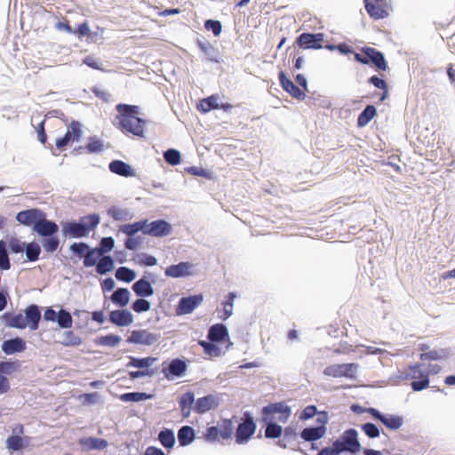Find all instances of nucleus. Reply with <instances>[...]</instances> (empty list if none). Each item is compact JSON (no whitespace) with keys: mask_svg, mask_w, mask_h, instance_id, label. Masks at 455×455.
Here are the masks:
<instances>
[{"mask_svg":"<svg viewBox=\"0 0 455 455\" xmlns=\"http://www.w3.org/2000/svg\"><path fill=\"white\" fill-rule=\"evenodd\" d=\"M61 344L65 347H77L82 344V339L72 331L64 332V339Z\"/></svg>","mask_w":455,"mask_h":455,"instance_id":"3c124183","label":"nucleus"},{"mask_svg":"<svg viewBox=\"0 0 455 455\" xmlns=\"http://www.w3.org/2000/svg\"><path fill=\"white\" fill-rule=\"evenodd\" d=\"M299 438L304 442H317L326 434L323 432V429L318 428L316 426L310 425L299 431Z\"/></svg>","mask_w":455,"mask_h":455,"instance_id":"b1692460","label":"nucleus"},{"mask_svg":"<svg viewBox=\"0 0 455 455\" xmlns=\"http://www.w3.org/2000/svg\"><path fill=\"white\" fill-rule=\"evenodd\" d=\"M204 300L202 294L183 297L180 299L176 307L178 315H188L192 313Z\"/></svg>","mask_w":455,"mask_h":455,"instance_id":"ddd939ff","label":"nucleus"},{"mask_svg":"<svg viewBox=\"0 0 455 455\" xmlns=\"http://www.w3.org/2000/svg\"><path fill=\"white\" fill-rule=\"evenodd\" d=\"M195 439V431L189 426H183L178 431V441L180 446L190 444Z\"/></svg>","mask_w":455,"mask_h":455,"instance_id":"f704fd0d","label":"nucleus"},{"mask_svg":"<svg viewBox=\"0 0 455 455\" xmlns=\"http://www.w3.org/2000/svg\"><path fill=\"white\" fill-rule=\"evenodd\" d=\"M222 440L230 438L234 434L235 426L232 419H223L218 427Z\"/></svg>","mask_w":455,"mask_h":455,"instance_id":"a19ab883","label":"nucleus"},{"mask_svg":"<svg viewBox=\"0 0 455 455\" xmlns=\"http://www.w3.org/2000/svg\"><path fill=\"white\" fill-rule=\"evenodd\" d=\"M220 403V396L218 395L210 394L196 400L194 411L197 414H204L210 411L217 409Z\"/></svg>","mask_w":455,"mask_h":455,"instance_id":"9b49d317","label":"nucleus"},{"mask_svg":"<svg viewBox=\"0 0 455 455\" xmlns=\"http://www.w3.org/2000/svg\"><path fill=\"white\" fill-rule=\"evenodd\" d=\"M132 309L137 313L147 312L150 309V303L144 299H138L133 302Z\"/></svg>","mask_w":455,"mask_h":455,"instance_id":"774afa93","label":"nucleus"},{"mask_svg":"<svg viewBox=\"0 0 455 455\" xmlns=\"http://www.w3.org/2000/svg\"><path fill=\"white\" fill-rule=\"evenodd\" d=\"M317 418L315 420V425L318 428L323 429V432L326 434L327 432V424L329 421V414L326 411H318L316 414Z\"/></svg>","mask_w":455,"mask_h":455,"instance_id":"69168bd1","label":"nucleus"},{"mask_svg":"<svg viewBox=\"0 0 455 455\" xmlns=\"http://www.w3.org/2000/svg\"><path fill=\"white\" fill-rule=\"evenodd\" d=\"M333 443L341 454H358L364 449L359 441L358 431L353 427L346 429Z\"/></svg>","mask_w":455,"mask_h":455,"instance_id":"7ed1b4c3","label":"nucleus"},{"mask_svg":"<svg viewBox=\"0 0 455 455\" xmlns=\"http://www.w3.org/2000/svg\"><path fill=\"white\" fill-rule=\"evenodd\" d=\"M144 228H145V221L140 220L137 222H134L132 224H124L122 225L119 228V232H122L128 236L132 237L135 234H137L139 231H142L144 233Z\"/></svg>","mask_w":455,"mask_h":455,"instance_id":"ea45409f","label":"nucleus"},{"mask_svg":"<svg viewBox=\"0 0 455 455\" xmlns=\"http://www.w3.org/2000/svg\"><path fill=\"white\" fill-rule=\"evenodd\" d=\"M359 368L356 363H344L331 364L324 368L323 374L333 378H347L349 379H356V372Z\"/></svg>","mask_w":455,"mask_h":455,"instance_id":"0eeeda50","label":"nucleus"},{"mask_svg":"<svg viewBox=\"0 0 455 455\" xmlns=\"http://www.w3.org/2000/svg\"><path fill=\"white\" fill-rule=\"evenodd\" d=\"M132 290L140 297H149L154 293L151 283L145 278H140L135 282L132 285Z\"/></svg>","mask_w":455,"mask_h":455,"instance_id":"473e14b6","label":"nucleus"},{"mask_svg":"<svg viewBox=\"0 0 455 455\" xmlns=\"http://www.w3.org/2000/svg\"><path fill=\"white\" fill-rule=\"evenodd\" d=\"M219 96L212 95L200 100L197 108L202 113H207L212 109L219 108Z\"/></svg>","mask_w":455,"mask_h":455,"instance_id":"e433bc0d","label":"nucleus"},{"mask_svg":"<svg viewBox=\"0 0 455 455\" xmlns=\"http://www.w3.org/2000/svg\"><path fill=\"white\" fill-rule=\"evenodd\" d=\"M318 413V409L315 404L306 406L300 412L299 420L306 421L314 418Z\"/></svg>","mask_w":455,"mask_h":455,"instance_id":"0e129e2a","label":"nucleus"},{"mask_svg":"<svg viewBox=\"0 0 455 455\" xmlns=\"http://www.w3.org/2000/svg\"><path fill=\"white\" fill-rule=\"evenodd\" d=\"M377 116V108L374 105H367L358 115L356 125L359 128L366 126Z\"/></svg>","mask_w":455,"mask_h":455,"instance_id":"cd10ccee","label":"nucleus"},{"mask_svg":"<svg viewBox=\"0 0 455 455\" xmlns=\"http://www.w3.org/2000/svg\"><path fill=\"white\" fill-rule=\"evenodd\" d=\"M114 268V260L110 256H103L96 265V271L100 275L110 272Z\"/></svg>","mask_w":455,"mask_h":455,"instance_id":"37998d69","label":"nucleus"},{"mask_svg":"<svg viewBox=\"0 0 455 455\" xmlns=\"http://www.w3.org/2000/svg\"><path fill=\"white\" fill-rule=\"evenodd\" d=\"M450 352L446 348H441L438 350H429L427 352L421 353L419 359L421 361H438L446 358Z\"/></svg>","mask_w":455,"mask_h":455,"instance_id":"c9c22d12","label":"nucleus"},{"mask_svg":"<svg viewBox=\"0 0 455 455\" xmlns=\"http://www.w3.org/2000/svg\"><path fill=\"white\" fill-rule=\"evenodd\" d=\"M122 339L115 334H108L106 336H100L97 339L96 343L98 345L106 347H116L121 342Z\"/></svg>","mask_w":455,"mask_h":455,"instance_id":"09e8293b","label":"nucleus"},{"mask_svg":"<svg viewBox=\"0 0 455 455\" xmlns=\"http://www.w3.org/2000/svg\"><path fill=\"white\" fill-rule=\"evenodd\" d=\"M149 397L146 393L141 392H131L124 393L120 395V400L123 402H140L146 400Z\"/></svg>","mask_w":455,"mask_h":455,"instance_id":"13d9d810","label":"nucleus"},{"mask_svg":"<svg viewBox=\"0 0 455 455\" xmlns=\"http://www.w3.org/2000/svg\"><path fill=\"white\" fill-rule=\"evenodd\" d=\"M3 317L5 321L6 325L9 327L25 329L28 326L26 317L21 313H4Z\"/></svg>","mask_w":455,"mask_h":455,"instance_id":"c756f323","label":"nucleus"},{"mask_svg":"<svg viewBox=\"0 0 455 455\" xmlns=\"http://www.w3.org/2000/svg\"><path fill=\"white\" fill-rule=\"evenodd\" d=\"M192 265L189 262H180L165 268L164 275L169 277L179 278L191 275Z\"/></svg>","mask_w":455,"mask_h":455,"instance_id":"4be33fe9","label":"nucleus"},{"mask_svg":"<svg viewBox=\"0 0 455 455\" xmlns=\"http://www.w3.org/2000/svg\"><path fill=\"white\" fill-rule=\"evenodd\" d=\"M255 430V424L252 418L246 419L237 426L235 431V441L237 443H243L249 440Z\"/></svg>","mask_w":455,"mask_h":455,"instance_id":"a211bd4d","label":"nucleus"},{"mask_svg":"<svg viewBox=\"0 0 455 455\" xmlns=\"http://www.w3.org/2000/svg\"><path fill=\"white\" fill-rule=\"evenodd\" d=\"M43 247L44 251L47 252H53L55 251L59 245H60V240L57 236L52 235L45 237L42 242Z\"/></svg>","mask_w":455,"mask_h":455,"instance_id":"bf43d9fd","label":"nucleus"},{"mask_svg":"<svg viewBox=\"0 0 455 455\" xmlns=\"http://www.w3.org/2000/svg\"><path fill=\"white\" fill-rule=\"evenodd\" d=\"M145 221L144 234L156 237H163L168 235L172 231V226L164 220H157L150 223L147 220Z\"/></svg>","mask_w":455,"mask_h":455,"instance_id":"f8f14e48","label":"nucleus"},{"mask_svg":"<svg viewBox=\"0 0 455 455\" xmlns=\"http://www.w3.org/2000/svg\"><path fill=\"white\" fill-rule=\"evenodd\" d=\"M41 217H45V213L43 211L39 209H28L20 212L16 216V220L22 225L28 227L33 226L34 228Z\"/></svg>","mask_w":455,"mask_h":455,"instance_id":"f3484780","label":"nucleus"},{"mask_svg":"<svg viewBox=\"0 0 455 455\" xmlns=\"http://www.w3.org/2000/svg\"><path fill=\"white\" fill-rule=\"evenodd\" d=\"M364 8L371 19L380 20L387 17L388 12L380 4V0H363Z\"/></svg>","mask_w":455,"mask_h":455,"instance_id":"6ab92c4d","label":"nucleus"},{"mask_svg":"<svg viewBox=\"0 0 455 455\" xmlns=\"http://www.w3.org/2000/svg\"><path fill=\"white\" fill-rule=\"evenodd\" d=\"M360 427L370 439L378 438L380 435V428L375 423L366 422L362 424Z\"/></svg>","mask_w":455,"mask_h":455,"instance_id":"49530a36","label":"nucleus"},{"mask_svg":"<svg viewBox=\"0 0 455 455\" xmlns=\"http://www.w3.org/2000/svg\"><path fill=\"white\" fill-rule=\"evenodd\" d=\"M116 277L119 281L130 283L135 278V272L126 267H120L116 271Z\"/></svg>","mask_w":455,"mask_h":455,"instance_id":"8fccbe9b","label":"nucleus"},{"mask_svg":"<svg viewBox=\"0 0 455 455\" xmlns=\"http://www.w3.org/2000/svg\"><path fill=\"white\" fill-rule=\"evenodd\" d=\"M261 424L265 438L279 440L283 427L278 424L277 420H266L261 418Z\"/></svg>","mask_w":455,"mask_h":455,"instance_id":"412c9836","label":"nucleus"},{"mask_svg":"<svg viewBox=\"0 0 455 455\" xmlns=\"http://www.w3.org/2000/svg\"><path fill=\"white\" fill-rule=\"evenodd\" d=\"M34 231L41 236L47 237L55 235L59 231V227L55 222L46 220L45 217H41L36 223Z\"/></svg>","mask_w":455,"mask_h":455,"instance_id":"aec40b11","label":"nucleus"},{"mask_svg":"<svg viewBox=\"0 0 455 455\" xmlns=\"http://www.w3.org/2000/svg\"><path fill=\"white\" fill-rule=\"evenodd\" d=\"M299 437L298 423H291L283 427L282 435L279 440L275 441V444L282 449H291L303 455H308L305 450L299 446L300 442L298 441Z\"/></svg>","mask_w":455,"mask_h":455,"instance_id":"39448f33","label":"nucleus"},{"mask_svg":"<svg viewBox=\"0 0 455 455\" xmlns=\"http://www.w3.org/2000/svg\"><path fill=\"white\" fill-rule=\"evenodd\" d=\"M159 338L158 334L149 332L147 330H138L132 331L127 341L133 344L150 346L157 342Z\"/></svg>","mask_w":455,"mask_h":455,"instance_id":"2eb2a0df","label":"nucleus"},{"mask_svg":"<svg viewBox=\"0 0 455 455\" xmlns=\"http://www.w3.org/2000/svg\"><path fill=\"white\" fill-rule=\"evenodd\" d=\"M20 367V363L19 361H3L0 362V374L10 375L14 371H17Z\"/></svg>","mask_w":455,"mask_h":455,"instance_id":"5fc2aeb1","label":"nucleus"},{"mask_svg":"<svg viewBox=\"0 0 455 455\" xmlns=\"http://www.w3.org/2000/svg\"><path fill=\"white\" fill-rule=\"evenodd\" d=\"M324 37L325 35L322 32H302L296 37L292 46L298 51L323 49Z\"/></svg>","mask_w":455,"mask_h":455,"instance_id":"423d86ee","label":"nucleus"},{"mask_svg":"<svg viewBox=\"0 0 455 455\" xmlns=\"http://www.w3.org/2000/svg\"><path fill=\"white\" fill-rule=\"evenodd\" d=\"M236 298V294L235 292H229L225 299L222 301V315H220V318L226 320L228 319L233 313V304L234 300Z\"/></svg>","mask_w":455,"mask_h":455,"instance_id":"4c0bfd02","label":"nucleus"},{"mask_svg":"<svg viewBox=\"0 0 455 455\" xmlns=\"http://www.w3.org/2000/svg\"><path fill=\"white\" fill-rule=\"evenodd\" d=\"M261 418L266 420H277L281 423H286L291 415V407L284 401L270 403L263 406L260 411Z\"/></svg>","mask_w":455,"mask_h":455,"instance_id":"20e7f679","label":"nucleus"},{"mask_svg":"<svg viewBox=\"0 0 455 455\" xmlns=\"http://www.w3.org/2000/svg\"><path fill=\"white\" fill-rule=\"evenodd\" d=\"M82 134L81 125L78 122L73 121L68 128L66 134L56 140V147L63 149L67 145L79 140Z\"/></svg>","mask_w":455,"mask_h":455,"instance_id":"4468645a","label":"nucleus"},{"mask_svg":"<svg viewBox=\"0 0 455 455\" xmlns=\"http://www.w3.org/2000/svg\"><path fill=\"white\" fill-rule=\"evenodd\" d=\"M187 369V363L184 361L176 358L172 360L167 367H164L162 372L167 379H172L174 377L183 376L186 373Z\"/></svg>","mask_w":455,"mask_h":455,"instance_id":"dca6fc26","label":"nucleus"},{"mask_svg":"<svg viewBox=\"0 0 455 455\" xmlns=\"http://www.w3.org/2000/svg\"><path fill=\"white\" fill-rule=\"evenodd\" d=\"M25 251L29 261H36L39 259L41 249L38 243L32 242L26 244Z\"/></svg>","mask_w":455,"mask_h":455,"instance_id":"603ef678","label":"nucleus"},{"mask_svg":"<svg viewBox=\"0 0 455 455\" xmlns=\"http://www.w3.org/2000/svg\"><path fill=\"white\" fill-rule=\"evenodd\" d=\"M156 361V357L148 356L144 358L130 357L127 367H135L139 369L148 368Z\"/></svg>","mask_w":455,"mask_h":455,"instance_id":"79ce46f5","label":"nucleus"},{"mask_svg":"<svg viewBox=\"0 0 455 455\" xmlns=\"http://www.w3.org/2000/svg\"><path fill=\"white\" fill-rule=\"evenodd\" d=\"M26 447L24 439L19 435H11L6 440V448L9 451H20Z\"/></svg>","mask_w":455,"mask_h":455,"instance_id":"de8ad7c7","label":"nucleus"},{"mask_svg":"<svg viewBox=\"0 0 455 455\" xmlns=\"http://www.w3.org/2000/svg\"><path fill=\"white\" fill-rule=\"evenodd\" d=\"M110 321L118 326H127L132 323V315L127 310H114L109 315Z\"/></svg>","mask_w":455,"mask_h":455,"instance_id":"c85d7f7f","label":"nucleus"},{"mask_svg":"<svg viewBox=\"0 0 455 455\" xmlns=\"http://www.w3.org/2000/svg\"><path fill=\"white\" fill-rule=\"evenodd\" d=\"M108 214L115 220H127L132 218L130 212L116 206H112L108 210Z\"/></svg>","mask_w":455,"mask_h":455,"instance_id":"a18cd8bd","label":"nucleus"},{"mask_svg":"<svg viewBox=\"0 0 455 455\" xmlns=\"http://www.w3.org/2000/svg\"><path fill=\"white\" fill-rule=\"evenodd\" d=\"M56 320L60 327L64 329L70 328L73 323V319L70 313L64 309L59 311Z\"/></svg>","mask_w":455,"mask_h":455,"instance_id":"4d7b16f0","label":"nucleus"},{"mask_svg":"<svg viewBox=\"0 0 455 455\" xmlns=\"http://www.w3.org/2000/svg\"><path fill=\"white\" fill-rule=\"evenodd\" d=\"M198 343L204 348V354L207 355L216 357L220 355V349L212 342L200 340Z\"/></svg>","mask_w":455,"mask_h":455,"instance_id":"680f3d73","label":"nucleus"},{"mask_svg":"<svg viewBox=\"0 0 455 455\" xmlns=\"http://www.w3.org/2000/svg\"><path fill=\"white\" fill-rule=\"evenodd\" d=\"M101 253L97 250V248L94 249H89L86 252V254L84 257V267H92L96 265L97 261L100 259Z\"/></svg>","mask_w":455,"mask_h":455,"instance_id":"864d4df0","label":"nucleus"},{"mask_svg":"<svg viewBox=\"0 0 455 455\" xmlns=\"http://www.w3.org/2000/svg\"><path fill=\"white\" fill-rule=\"evenodd\" d=\"M109 170L116 174L124 176V177H132L134 175V172L132 168L126 163L121 160H115L109 164Z\"/></svg>","mask_w":455,"mask_h":455,"instance_id":"7c9ffc66","label":"nucleus"},{"mask_svg":"<svg viewBox=\"0 0 455 455\" xmlns=\"http://www.w3.org/2000/svg\"><path fill=\"white\" fill-rule=\"evenodd\" d=\"M158 440L165 448H172L175 443L174 434L171 429L162 430L158 435Z\"/></svg>","mask_w":455,"mask_h":455,"instance_id":"c03bdc74","label":"nucleus"},{"mask_svg":"<svg viewBox=\"0 0 455 455\" xmlns=\"http://www.w3.org/2000/svg\"><path fill=\"white\" fill-rule=\"evenodd\" d=\"M100 223V216L96 213L84 216L80 222H68L63 226V234L72 238H81L89 235Z\"/></svg>","mask_w":455,"mask_h":455,"instance_id":"f03ea898","label":"nucleus"},{"mask_svg":"<svg viewBox=\"0 0 455 455\" xmlns=\"http://www.w3.org/2000/svg\"><path fill=\"white\" fill-rule=\"evenodd\" d=\"M79 444L87 451H100L108 446L107 440L98 437H83L79 440Z\"/></svg>","mask_w":455,"mask_h":455,"instance_id":"393cba45","label":"nucleus"},{"mask_svg":"<svg viewBox=\"0 0 455 455\" xmlns=\"http://www.w3.org/2000/svg\"><path fill=\"white\" fill-rule=\"evenodd\" d=\"M425 363H417L411 364V387L415 392H419L429 387L430 379L426 371Z\"/></svg>","mask_w":455,"mask_h":455,"instance_id":"6e6552de","label":"nucleus"},{"mask_svg":"<svg viewBox=\"0 0 455 455\" xmlns=\"http://www.w3.org/2000/svg\"><path fill=\"white\" fill-rule=\"evenodd\" d=\"M278 78L283 90L290 94L293 99L303 100L307 98L304 90L296 85L295 83L287 76L283 70L279 72Z\"/></svg>","mask_w":455,"mask_h":455,"instance_id":"9d476101","label":"nucleus"},{"mask_svg":"<svg viewBox=\"0 0 455 455\" xmlns=\"http://www.w3.org/2000/svg\"><path fill=\"white\" fill-rule=\"evenodd\" d=\"M164 157L166 163L171 165H177L180 163V154L176 149H168L164 152Z\"/></svg>","mask_w":455,"mask_h":455,"instance_id":"e2e57ef3","label":"nucleus"},{"mask_svg":"<svg viewBox=\"0 0 455 455\" xmlns=\"http://www.w3.org/2000/svg\"><path fill=\"white\" fill-rule=\"evenodd\" d=\"M203 438L207 443H214L220 441L221 438L219 434L218 427L212 426L207 427L206 430L203 433Z\"/></svg>","mask_w":455,"mask_h":455,"instance_id":"052dcab7","label":"nucleus"},{"mask_svg":"<svg viewBox=\"0 0 455 455\" xmlns=\"http://www.w3.org/2000/svg\"><path fill=\"white\" fill-rule=\"evenodd\" d=\"M130 299V292L125 288H118L111 296V300L120 306L124 307L128 304Z\"/></svg>","mask_w":455,"mask_h":455,"instance_id":"58836bf2","label":"nucleus"},{"mask_svg":"<svg viewBox=\"0 0 455 455\" xmlns=\"http://www.w3.org/2000/svg\"><path fill=\"white\" fill-rule=\"evenodd\" d=\"M3 351L7 355L22 352L26 349V343L21 338L4 340L2 344Z\"/></svg>","mask_w":455,"mask_h":455,"instance_id":"a878e982","label":"nucleus"},{"mask_svg":"<svg viewBox=\"0 0 455 455\" xmlns=\"http://www.w3.org/2000/svg\"><path fill=\"white\" fill-rule=\"evenodd\" d=\"M195 402V395L191 391L184 393L179 398V406L183 418L186 419L190 416L192 410H194Z\"/></svg>","mask_w":455,"mask_h":455,"instance_id":"5701e85b","label":"nucleus"},{"mask_svg":"<svg viewBox=\"0 0 455 455\" xmlns=\"http://www.w3.org/2000/svg\"><path fill=\"white\" fill-rule=\"evenodd\" d=\"M116 109L118 113L115 117L116 127L125 134L143 138L146 120L138 116L139 106L120 103L116 105Z\"/></svg>","mask_w":455,"mask_h":455,"instance_id":"f257e3e1","label":"nucleus"},{"mask_svg":"<svg viewBox=\"0 0 455 455\" xmlns=\"http://www.w3.org/2000/svg\"><path fill=\"white\" fill-rule=\"evenodd\" d=\"M228 337V332L227 328L221 324L217 323L212 325L208 332V339L212 342H221L224 341Z\"/></svg>","mask_w":455,"mask_h":455,"instance_id":"2f4dec72","label":"nucleus"},{"mask_svg":"<svg viewBox=\"0 0 455 455\" xmlns=\"http://www.w3.org/2000/svg\"><path fill=\"white\" fill-rule=\"evenodd\" d=\"M0 268L3 270H8L11 268L6 243L4 240H0Z\"/></svg>","mask_w":455,"mask_h":455,"instance_id":"6e6d98bb","label":"nucleus"},{"mask_svg":"<svg viewBox=\"0 0 455 455\" xmlns=\"http://www.w3.org/2000/svg\"><path fill=\"white\" fill-rule=\"evenodd\" d=\"M362 52L365 55L368 66L373 67L378 71H387V62L382 52L370 46H363Z\"/></svg>","mask_w":455,"mask_h":455,"instance_id":"1a4fd4ad","label":"nucleus"},{"mask_svg":"<svg viewBox=\"0 0 455 455\" xmlns=\"http://www.w3.org/2000/svg\"><path fill=\"white\" fill-rule=\"evenodd\" d=\"M27 324L32 331L38 329L39 321L41 319V313L36 305H30L25 309V315Z\"/></svg>","mask_w":455,"mask_h":455,"instance_id":"bb28decb","label":"nucleus"},{"mask_svg":"<svg viewBox=\"0 0 455 455\" xmlns=\"http://www.w3.org/2000/svg\"><path fill=\"white\" fill-rule=\"evenodd\" d=\"M114 246L115 240L113 239V237H104L101 239L100 247L97 248V250L100 251V253H101V255H103L104 253L110 251L114 248Z\"/></svg>","mask_w":455,"mask_h":455,"instance_id":"338daca9","label":"nucleus"},{"mask_svg":"<svg viewBox=\"0 0 455 455\" xmlns=\"http://www.w3.org/2000/svg\"><path fill=\"white\" fill-rule=\"evenodd\" d=\"M381 423L389 430H398L403 424V418L396 414L385 413Z\"/></svg>","mask_w":455,"mask_h":455,"instance_id":"72a5a7b5","label":"nucleus"}]
</instances>
